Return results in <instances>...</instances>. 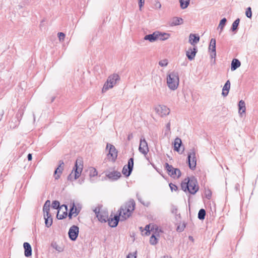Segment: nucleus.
<instances>
[{
  "label": "nucleus",
  "instance_id": "nucleus-1",
  "mask_svg": "<svg viewBox=\"0 0 258 258\" xmlns=\"http://www.w3.org/2000/svg\"><path fill=\"white\" fill-rule=\"evenodd\" d=\"M135 201L133 199H131L120 207L118 214L119 215L120 221H124L131 216L135 210Z\"/></svg>",
  "mask_w": 258,
  "mask_h": 258
},
{
  "label": "nucleus",
  "instance_id": "nucleus-2",
  "mask_svg": "<svg viewBox=\"0 0 258 258\" xmlns=\"http://www.w3.org/2000/svg\"><path fill=\"white\" fill-rule=\"evenodd\" d=\"M181 187L184 191H188L192 195L195 194L199 190L197 180L194 176L185 178L181 183Z\"/></svg>",
  "mask_w": 258,
  "mask_h": 258
},
{
  "label": "nucleus",
  "instance_id": "nucleus-3",
  "mask_svg": "<svg viewBox=\"0 0 258 258\" xmlns=\"http://www.w3.org/2000/svg\"><path fill=\"white\" fill-rule=\"evenodd\" d=\"M83 169V159L81 157L78 158L72 172L68 176V179L69 180H73L78 178L81 175Z\"/></svg>",
  "mask_w": 258,
  "mask_h": 258
},
{
  "label": "nucleus",
  "instance_id": "nucleus-4",
  "mask_svg": "<svg viewBox=\"0 0 258 258\" xmlns=\"http://www.w3.org/2000/svg\"><path fill=\"white\" fill-rule=\"evenodd\" d=\"M167 84L171 90L176 89L179 85L178 73L176 72L169 73L167 77Z\"/></svg>",
  "mask_w": 258,
  "mask_h": 258
},
{
  "label": "nucleus",
  "instance_id": "nucleus-5",
  "mask_svg": "<svg viewBox=\"0 0 258 258\" xmlns=\"http://www.w3.org/2000/svg\"><path fill=\"white\" fill-rule=\"evenodd\" d=\"M50 206V201L47 200L44 203L43 207V211L44 213V219H45V226L49 228L52 224V218L49 213Z\"/></svg>",
  "mask_w": 258,
  "mask_h": 258
},
{
  "label": "nucleus",
  "instance_id": "nucleus-6",
  "mask_svg": "<svg viewBox=\"0 0 258 258\" xmlns=\"http://www.w3.org/2000/svg\"><path fill=\"white\" fill-rule=\"evenodd\" d=\"M120 79L119 75L116 74H113L108 77L107 81L104 84L102 88V91L103 92H106L109 89L113 88L116 84L117 81Z\"/></svg>",
  "mask_w": 258,
  "mask_h": 258
},
{
  "label": "nucleus",
  "instance_id": "nucleus-7",
  "mask_svg": "<svg viewBox=\"0 0 258 258\" xmlns=\"http://www.w3.org/2000/svg\"><path fill=\"white\" fill-rule=\"evenodd\" d=\"M165 167L168 175L172 178H178L181 175V171L178 168H174L167 163H165Z\"/></svg>",
  "mask_w": 258,
  "mask_h": 258
},
{
  "label": "nucleus",
  "instance_id": "nucleus-8",
  "mask_svg": "<svg viewBox=\"0 0 258 258\" xmlns=\"http://www.w3.org/2000/svg\"><path fill=\"white\" fill-rule=\"evenodd\" d=\"M187 162L189 168L192 170H195L197 165V160L194 149L190 150L188 153Z\"/></svg>",
  "mask_w": 258,
  "mask_h": 258
},
{
  "label": "nucleus",
  "instance_id": "nucleus-9",
  "mask_svg": "<svg viewBox=\"0 0 258 258\" xmlns=\"http://www.w3.org/2000/svg\"><path fill=\"white\" fill-rule=\"evenodd\" d=\"M134 167V158H131L128 160L127 164L123 166L122 170V174L126 177H128L133 169Z\"/></svg>",
  "mask_w": 258,
  "mask_h": 258
},
{
  "label": "nucleus",
  "instance_id": "nucleus-10",
  "mask_svg": "<svg viewBox=\"0 0 258 258\" xmlns=\"http://www.w3.org/2000/svg\"><path fill=\"white\" fill-rule=\"evenodd\" d=\"M156 112L161 117H164L168 115L170 113V109L163 105H158L155 107Z\"/></svg>",
  "mask_w": 258,
  "mask_h": 258
},
{
  "label": "nucleus",
  "instance_id": "nucleus-11",
  "mask_svg": "<svg viewBox=\"0 0 258 258\" xmlns=\"http://www.w3.org/2000/svg\"><path fill=\"white\" fill-rule=\"evenodd\" d=\"M109 149V152L107 155L108 157L109 158L110 157L111 158V160L113 162H115L117 157V151L115 148V147L109 143L107 144L106 145V149Z\"/></svg>",
  "mask_w": 258,
  "mask_h": 258
},
{
  "label": "nucleus",
  "instance_id": "nucleus-12",
  "mask_svg": "<svg viewBox=\"0 0 258 258\" xmlns=\"http://www.w3.org/2000/svg\"><path fill=\"white\" fill-rule=\"evenodd\" d=\"M79 232V228L78 226L76 225L71 226L68 232L70 239L72 241H75L78 236Z\"/></svg>",
  "mask_w": 258,
  "mask_h": 258
},
{
  "label": "nucleus",
  "instance_id": "nucleus-13",
  "mask_svg": "<svg viewBox=\"0 0 258 258\" xmlns=\"http://www.w3.org/2000/svg\"><path fill=\"white\" fill-rule=\"evenodd\" d=\"M139 150L140 153L144 155H147L149 152L148 144L144 138H141L140 139Z\"/></svg>",
  "mask_w": 258,
  "mask_h": 258
},
{
  "label": "nucleus",
  "instance_id": "nucleus-14",
  "mask_svg": "<svg viewBox=\"0 0 258 258\" xmlns=\"http://www.w3.org/2000/svg\"><path fill=\"white\" fill-rule=\"evenodd\" d=\"M120 220L119 215L117 214L114 215L113 218H108L107 221L108 222V225L111 227H115L117 226L119 221Z\"/></svg>",
  "mask_w": 258,
  "mask_h": 258
},
{
  "label": "nucleus",
  "instance_id": "nucleus-15",
  "mask_svg": "<svg viewBox=\"0 0 258 258\" xmlns=\"http://www.w3.org/2000/svg\"><path fill=\"white\" fill-rule=\"evenodd\" d=\"M198 51L197 48L196 46L193 48L190 47L186 52V56L190 60H192L195 57L196 54Z\"/></svg>",
  "mask_w": 258,
  "mask_h": 258
},
{
  "label": "nucleus",
  "instance_id": "nucleus-16",
  "mask_svg": "<svg viewBox=\"0 0 258 258\" xmlns=\"http://www.w3.org/2000/svg\"><path fill=\"white\" fill-rule=\"evenodd\" d=\"M209 51H211L212 58H215L216 56V39L212 38L210 41V45L209 46Z\"/></svg>",
  "mask_w": 258,
  "mask_h": 258
},
{
  "label": "nucleus",
  "instance_id": "nucleus-17",
  "mask_svg": "<svg viewBox=\"0 0 258 258\" xmlns=\"http://www.w3.org/2000/svg\"><path fill=\"white\" fill-rule=\"evenodd\" d=\"M64 163L62 161H59V165L54 171V178L58 179L63 170Z\"/></svg>",
  "mask_w": 258,
  "mask_h": 258
},
{
  "label": "nucleus",
  "instance_id": "nucleus-18",
  "mask_svg": "<svg viewBox=\"0 0 258 258\" xmlns=\"http://www.w3.org/2000/svg\"><path fill=\"white\" fill-rule=\"evenodd\" d=\"M80 211V210L76 207L74 203H73L71 205V209L69 214V218L71 219L72 216H74V217L77 216L79 214Z\"/></svg>",
  "mask_w": 258,
  "mask_h": 258
},
{
  "label": "nucleus",
  "instance_id": "nucleus-19",
  "mask_svg": "<svg viewBox=\"0 0 258 258\" xmlns=\"http://www.w3.org/2000/svg\"><path fill=\"white\" fill-rule=\"evenodd\" d=\"M106 177L112 180H116L121 177V173L117 171H113L106 174Z\"/></svg>",
  "mask_w": 258,
  "mask_h": 258
},
{
  "label": "nucleus",
  "instance_id": "nucleus-20",
  "mask_svg": "<svg viewBox=\"0 0 258 258\" xmlns=\"http://www.w3.org/2000/svg\"><path fill=\"white\" fill-rule=\"evenodd\" d=\"M24 248V254L26 257H29L32 255V248L31 245L28 242H24L23 244Z\"/></svg>",
  "mask_w": 258,
  "mask_h": 258
},
{
  "label": "nucleus",
  "instance_id": "nucleus-21",
  "mask_svg": "<svg viewBox=\"0 0 258 258\" xmlns=\"http://www.w3.org/2000/svg\"><path fill=\"white\" fill-rule=\"evenodd\" d=\"M200 41V37L197 34H190L189 36V42L194 46H195Z\"/></svg>",
  "mask_w": 258,
  "mask_h": 258
},
{
  "label": "nucleus",
  "instance_id": "nucleus-22",
  "mask_svg": "<svg viewBox=\"0 0 258 258\" xmlns=\"http://www.w3.org/2000/svg\"><path fill=\"white\" fill-rule=\"evenodd\" d=\"M97 217L100 222H106L108 218V216L107 212H100L97 213Z\"/></svg>",
  "mask_w": 258,
  "mask_h": 258
},
{
  "label": "nucleus",
  "instance_id": "nucleus-23",
  "mask_svg": "<svg viewBox=\"0 0 258 258\" xmlns=\"http://www.w3.org/2000/svg\"><path fill=\"white\" fill-rule=\"evenodd\" d=\"M230 88V82L229 80H227L224 84L222 94L224 97L228 95Z\"/></svg>",
  "mask_w": 258,
  "mask_h": 258
},
{
  "label": "nucleus",
  "instance_id": "nucleus-24",
  "mask_svg": "<svg viewBox=\"0 0 258 258\" xmlns=\"http://www.w3.org/2000/svg\"><path fill=\"white\" fill-rule=\"evenodd\" d=\"M144 39L146 40H149L151 42H154L158 40V37L157 35V32L155 31L152 34L146 35L144 37Z\"/></svg>",
  "mask_w": 258,
  "mask_h": 258
},
{
  "label": "nucleus",
  "instance_id": "nucleus-25",
  "mask_svg": "<svg viewBox=\"0 0 258 258\" xmlns=\"http://www.w3.org/2000/svg\"><path fill=\"white\" fill-rule=\"evenodd\" d=\"M241 65L240 61L236 58H234L231 64V70L232 71L236 70Z\"/></svg>",
  "mask_w": 258,
  "mask_h": 258
},
{
  "label": "nucleus",
  "instance_id": "nucleus-26",
  "mask_svg": "<svg viewBox=\"0 0 258 258\" xmlns=\"http://www.w3.org/2000/svg\"><path fill=\"white\" fill-rule=\"evenodd\" d=\"M158 37V40L164 41L169 38L170 34L166 33H162L159 31H156Z\"/></svg>",
  "mask_w": 258,
  "mask_h": 258
},
{
  "label": "nucleus",
  "instance_id": "nucleus-27",
  "mask_svg": "<svg viewBox=\"0 0 258 258\" xmlns=\"http://www.w3.org/2000/svg\"><path fill=\"white\" fill-rule=\"evenodd\" d=\"M182 142L181 140L177 137L174 142V150L178 152L180 151V147L181 146Z\"/></svg>",
  "mask_w": 258,
  "mask_h": 258
},
{
  "label": "nucleus",
  "instance_id": "nucleus-28",
  "mask_svg": "<svg viewBox=\"0 0 258 258\" xmlns=\"http://www.w3.org/2000/svg\"><path fill=\"white\" fill-rule=\"evenodd\" d=\"M183 19L181 18L178 17H174L172 19L171 22V25L173 26H177L180 25L183 23Z\"/></svg>",
  "mask_w": 258,
  "mask_h": 258
},
{
  "label": "nucleus",
  "instance_id": "nucleus-29",
  "mask_svg": "<svg viewBox=\"0 0 258 258\" xmlns=\"http://www.w3.org/2000/svg\"><path fill=\"white\" fill-rule=\"evenodd\" d=\"M238 107L239 113L242 114V113L245 112L246 108L245 104L243 100H241L239 102Z\"/></svg>",
  "mask_w": 258,
  "mask_h": 258
},
{
  "label": "nucleus",
  "instance_id": "nucleus-30",
  "mask_svg": "<svg viewBox=\"0 0 258 258\" xmlns=\"http://www.w3.org/2000/svg\"><path fill=\"white\" fill-rule=\"evenodd\" d=\"M226 22H227V19L225 18H224L221 20L220 23L218 27V29H220V31L219 32L220 34L222 33V32L224 29V27L226 24Z\"/></svg>",
  "mask_w": 258,
  "mask_h": 258
},
{
  "label": "nucleus",
  "instance_id": "nucleus-31",
  "mask_svg": "<svg viewBox=\"0 0 258 258\" xmlns=\"http://www.w3.org/2000/svg\"><path fill=\"white\" fill-rule=\"evenodd\" d=\"M240 22V19L239 18H237L236 19L233 23H232V27H231V30L232 31H235L238 29V26L239 25Z\"/></svg>",
  "mask_w": 258,
  "mask_h": 258
},
{
  "label": "nucleus",
  "instance_id": "nucleus-32",
  "mask_svg": "<svg viewBox=\"0 0 258 258\" xmlns=\"http://www.w3.org/2000/svg\"><path fill=\"white\" fill-rule=\"evenodd\" d=\"M190 0H179L180 7L182 9L186 8L189 4Z\"/></svg>",
  "mask_w": 258,
  "mask_h": 258
},
{
  "label": "nucleus",
  "instance_id": "nucleus-33",
  "mask_svg": "<svg viewBox=\"0 0 258 258\" xmlns=\"http://www.w3.org/2000/svg\"><path fill=\"white\" fill-rule=\"evenodd\" d=\"M206 216V211L204 209L200 210L198 213V218L200 220H204Z\"/></svg>",
  "mask_w": 258,
  "mask_h": 258
},
{
  "label": "nucleus",
  "instance_id": "nucleus-34",
  "mask_svg": "<svg viewBox=\"0 0 258 258\" xmlns=\"http://www.w3.org/2000/svg\"><path fill=\"white\" fill-rule=\"evenodd\" d=\"M158 242V240L156 237L153 234L150 238V243L151 245H154Z\"/></svg>",
  "mask_w": 258,
  "mask_h": 258
},
{
  "label": "nucleus",
  "instance_id": "nucleus-35",
  "mask_svg": "<svg viewBox=\"0 0 258 258\" xmlns=\"http://www.w3.org/2000/svg\"><path fill=\"white\" fill-rule=\"evenodd\" d=\"M51 206L54 209H58L60 208L59 202L57 201H53Z\"/></svg>",
  "mask_w": 258,
  "mask_h": 258
},
{
  "label": "nucleus",
  "instance_id": "nucleus-36",
  "mask_svg": "<svg viewBox=\"0 0 258 258\" xmlns=\"http://www.w3.org/2000/svg\"><path fill=\"white\" fill-rule=\"evenodd\" d=\"M245 15L248 18H251L252 16V12H251V9L250 7H248L246 9V12H245Z\"/></svg>",
  "mask_w": 258,
  "mask_h": 258
},
{
  "label": "nucleus",
  "instance_id": "nucleus-37",
  "mask_svg": "<svg viewBox=\"0 0 258 258\" xmlns=\"http://www.w3.org/2000/svg\"><path fill=\"white\" fill-rule=\"evenodd\" d=\"M58 37L59 38V40L60 41H63L65 38V34L63 32H58L57 34Z\"/></svg>",
  "mask_w": 258,
  "mask_h": 258
},
{
  "label": "nucleus",
  "instance_id": "nucleus-38",
  "mask_svg": "<svg viewBox=\"0 0 258 258\" xmlns=\"http://www.w3.org/2000/svg\"><path fill=\"white\" fill-rule=\"evenodd\" d=\"M185 227V225L184 224H183L182 225H178L177 227L176 230L178 232H182L184 230V228Z\"/></svg>",
  "mask_w": 258,
  "mask_h": 258
},
{
  "label": "nucleus",
  "instance_id": "nucleus-39",
  "mask_svg": "<svg viewBox=\"0 0 258 258\" xmlns=\"http://www.w3.org/2000/svg\"><path fill=\"white\" fill-rule=\"evenodd\" d=\"M137 199L138 200V201L141 203L143 205H145V206H148L149 204V203H147V204H146L143 201H142V197H141V196L139 194H137Z\"/></svg>",
  "mask_w": 258,
  "mask_h": 258
},
{
  "label": "nucleus",
  "instance_id": "nucleus-40",
  "mask_svg": "<svg viewBox=\"0 0 258 258\" xmlns=\"http://www.w3.org/2000/svg\"><path fill=\"white\" fill-rule=\"evenodd\" d=\"M205 196L208 199H210L212 197V192L210 190H206Z\"/></svg>",
  "mask_w": 258,
  "mask_h": 258
},
{
  "label": "nucleus",
  "instance_id": "nucleus-41",
  "mask_svg": "<svg viewBox=\"0 0 258 258\" xmlns=\"http://www.w3.org/2000/svg\"><path fill=\"white\" fill-rule=\"evenodd\" d=\"M159 64L161 67H165L167 65L168 62L166 59H164L160 61Z\"/></svg>",
  "mask_w": 258,
  "mask_h": 258
},
{
  "label": "nucleus",
  "instance_id": "nucleus-42",
  "mask_svg": "<svg viewBox=\"0 0 258 258\" xmlns=\"http://www.w3.org/2000/svg\"><path fill=\"white\" fill-rule=\"evenodd\" d=\"M169 186L172 191H176L178 189L177 186L172 183L169 184Z\"/></svg>",
  "mask_w": 258,
  "mask_h": 258
},
{
  "label": "nucleus",
  "instance_id": "nucleus-43",
  "mask_svg": "<svg viewBox=\"0 0 258 258\" xmlns=\"http://www.w3.org/2000/svg\"><path fill=\"white\" fill-rule=\"evenodd\" d=\"M67 215V212H64L62 215H59L58 214L57 215V217L58 219H63L66 217Z\"/></svg>",
  "mask_w": 258,
  "mask_h": 258
},
{
  "label": "nucleus",
  "instance_id": "nucleus-44",
  "mask_svg": "<svg viewBox=\"0 0 258 258\" xmlns=\"http://www.w3.org/2000/svg\"><path fill=\"white\" fill-rule=\"evenodd\" d=\"M145 230H146L145 234L146 235H149L150 234V225H147L145 226Z\"/></svg>",
  "mask_w": 258,
  "mask_h": 258
},
{
  "label": "nucleus",
  "instance_id": "nucleus-45",
  "mask_svg": "<svg viewBox=\"0 0 258 258\" xmlns=\"http://www.w3.org/2000/svg\"><path fill=\"white\" fill-rule=\"evenodd\" d=\"M137 252L135 253H130L126 256V258H137Z\"/></svg>",
  "mask_w": 258,
  "mask_h": 258
},
{
  "label": "nucleus",
  "instance_id": "nucleus-46",
  "mask_svg": "<svg viewBox=\"0 0 258 258\" xmlns=\"http://www.w3.org/2000/svg\"><path fill=\"white\" fill-rule=\"evenodd\" d=\"M97 175V171L95 169H93V171L90 172V176H95Z\"/></svg>",
  "mask_w": 258,
  "mask_h": 258
},
{
  "label": "nucleus",
  "instance_id": "nucleus-47",
  "mask_svg": "<svg viewBox=\"0 0 258 258\" xmlns=\"http://www.w3.org/2000/svg\"><path fill=\"white\" fill-rule=\"evenodd\" d=\"M166 132H170V123L169 122L166 125Z\"/></svg>",
  "mask_w": 258,
  "mask_h": 258
},
{
  "label": "nucleus",
  "instance_id": "nucleus-48",
  "mask_svg": "<svg viewBox=\"0 0 258 258\" xmlns=\"http://www.w3.org/2000/svg\"><path fill=\"white\" fill-rule=\"evenodd\" d=\"M139 7L140 8H141V7L143 6V4L145 3V0H139Z\"/></svg>",
  "mask_w": 258,
  "mask_h": 258
},
{
  "label": "nucleus",
  "instance_id": "nucleus-49",
  "mask_svg": "<svg viewBox=\"0 0 258 258\" xmlns=\"http://www.w3.org/2000/svg\"><path fill=\"white\" fill-rule=\"evenodd\" d=\"M139 7L140 8H141V7L143 6V4L145 3V0H139Z\"/></svg>",
  "mask_w": 258,
  "mask_h": 258
},
{
  "label": "nucleus",
  "instance_id": "nucleus-50",
  "mask_svg": "<svg viewBox=\"0 0 258 258\" xmlns=\"http://www.w3.org/2000/svg\"><path fill=\"white\" fill-rule=\"evenodd\" d=\"M134 137L133 133H131L128 135L127 140L128 141L131 140Z\"/></svg>",
  "mask_w": 258,
  "mask_h": 258
},
{
  "label": "nucleus",
  "instance_id": "nucleus-51",
  "mask_svg": "<svg viewBox=\"0 0 258 258\" xmlns=\"http://www.w3.org/2000/svg\"><path fill=\"white\" fill-rule=\"evenodd\" d=\"M155 7L157 8L160 9L161 7V5L159 2H157L155 4Z\"/></svg>",
  "mask_w": 258,
  "mask_h": 258
},
{
  "label": "nucleus",
  "instance_id": "nucleus-52",
  "mask_svg": "<svg viewBox=\"0 0 258 258\" xmlns=\"http://www.w3.org/2000/svg\"><path fill=\"white\" fill-rule=\"evenodd\" d=\"M27 158L28 161H31L32 159V154L29 153L27 156Z\"/></svg>",
  "mask_w": 258,
  "mask_h": 258
},
{
  "label": "nucleus",
  "instance_id": "nucleus-53",
  "mask_svg": "<svg viewBox=\"0 0 258 258\" xmlns=\"http://www.w3.org/2000/svg\"><path fill=\"white\" fill-rule=\"evenodd\" d=\"M55 249L58 251H62V249L61 247H59L58 248H57V247H56L55 248Z\"/></svg>",
  "mask_w": 258,
  "mask_h": 258
},
{
  "label": "nucleus",
  "instance_id": "nucleus-54",
  "mask_svg": "<svg viewBox=\"0 0 258 258\" xmlns=\"http://www.w3.org/2000/svg\"><path fill=\"white\" fill-rule=\"evenodd\" d=\"M94 212L95 213V214H96V215H97V213H100V212L99 211H98L97 209H95L94 210Z\"/></svg>",
  "mask_w": 258,
  "mask_h": 258
},
{
  "label": "nucleus",
  "instance_id": "nucleus-55",
  "mask_svg": "<svg viewBox=\"0 0 258 258\" xmlns=\"http://www.w3.org/2000/svg\"><path fill=\"white\" fill-rule=\"evenodd\" d=\"M172 212H173V213H176V212H177V209H175V210H173V211H172Z\"/></svg>",
  "mask_w": 258,
  "mask_h": 258
},
{
  "label": "nucleus",
  "instance_id": "nucleus-56",
  "mask_svg": "<svg viewBox=\"0 0 258 258\" xmlns=\"http://www.w3.org/2000/svg\"><path fill=\"white\" fill-rule=\"evenodd\" d=\"M54 99H55V98H54V97H53V98H52L51 102H53V101H54Z\"/></svg>",
  "mask_w": 258,
  "mask_h": 258
},
{
  "label": "nucleus",
  "instance_id": "nucleus-57",
  "mask_svg": "<svg viewBox=\"0 0 258 258\" xmlns=\"http://www.w3.org/2000/svg\"><path fill=\"white\" fill-rule=\"evenodd\" d=\"M162 258H169V257H167V256H163V257H162Z\"/></svg>",
  "mask_w": 258,
  "mask_h": 258
},
{
  "label": "nucleus",
  "instance_id": "nucleus-58",
  "mask_svg": "<svg viewBox=\"0 0 258 258\" xmlns=\"http://www.w3.org/2000/svg\"><path fill=\"white\" fill-rule=\"evenodd\" d=\"M189 238L190 239H191L192 238V237L191 236H189Z\"/></svg>",
  "mask_w": 258,
  "mask_h": 258
},
{
  "label": "nucleus",
  "instance_id": "nucleus-59",
  "mask_svg": "<svg viewBox=\"0 0 258 258\" xmlns=\"http://www.w3.org/2000/svg\"><path fill=\"white\" fill-rule=\"evenodd\" d=\"M189 238L190 239H191L192 238V237L191 236H189Z\"/></svg>",
  "mask_w": 258,
  "mask_h": 258
}]
</instances>
